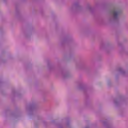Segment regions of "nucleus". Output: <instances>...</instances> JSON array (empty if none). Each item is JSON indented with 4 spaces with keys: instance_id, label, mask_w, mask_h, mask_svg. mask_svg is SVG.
Segmentation results:
<instances>
[{
    "instance_id": "f257e3e1",
    "label": "nucleus",
    "mask_w": 128,
    "mask_h": 128,
    "mask_svg": "<svg viewBox=\"0 0 128 128\" xmlns=\"http://www.w3.org/2000/svg\"><path fill=\"white\" fill-rule=\"evenodd\" d=\"M113 14L114 18H116V16H118V11H114Z\"/></svg>"
}]
</instances>
